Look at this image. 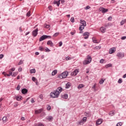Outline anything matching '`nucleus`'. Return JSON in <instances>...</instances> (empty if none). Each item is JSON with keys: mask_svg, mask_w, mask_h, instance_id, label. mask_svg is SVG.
<instances>
[{"mask_svg": "<svg viewBox=\"0 0 126 126\" xmlns=\"http://www.w3.org/2000/svg\"><path fill=\"white\" fill-rule=\"evenodd\" d=\"M91 62H92V58H91V56L88 55L87 59L83 61V63L85 65H86L87 64H89Z\"/></svg>", "mask_w": 126, "mask_h": 126, "instance_id": "nucleus-1", "label": "nucleus"}, {"mask_svg": "<svg viewBox=\"0 0 126 126\" xmlns=\"http://www.w3.org/2000/svg\"><path fill=\"white\" fill-rule=\"evenodd\" d=\"M50 95L51 98H58L60 96V94L56 90L51 92Z\"/></svg>", "mask_w": 126, "mask_h": 126, "instance_id": "nucleus-2", "label": "nucleus"}, {"mask_svg": "<svg viewBox=\"0 0 126 126\" xmlns=\"http://www.w3.org/2000/svg\"><path fill=\"white\" fill-rule=\"evenodd\" d=\"M116 56L119 59H123V58H124V57H125V53H122V52H118Z\"/></svg>", "mask_w": 126, "mask_h": 126, "instance_id": "nucleus-3", "label": "nucleus"}, {"mask_svg": "<svg viewBox=\"0 0 126 126\" xmlns=\"http://www.w3.org/2000/svg\"><path fill=\"white\" fill-rule=\"evenodd\" d=\"M67 76V72H64L61 74H60V78H65Z\"/></svg>", "mask_w": 126, "mask_h": 126, "instance_id": "nucleus-4", "label": "nucleus"}, {"mask_svg": "<svg viewBox=\"0 0 126 126\" xmlns=\"http://www.w3.org/2000/svg\"><path fill=\"white\" fill-rule=\"evenodd\" d=\"M39 30L38 29H36L35 30L32 31V36L33 37H36L37 35H38V31Z\"/></svg>", "mask_w": 126, "mask_h": 126, "instance_id": "nucleus-5", "label": "nucleus"}, {"mask_svg": "<svg viewBox=\"0 0 126 126\" xmlns=\"http://www.w3.org/2000/svg\"><path fill=\"white\" fill-rule=\"evenodd\" d=\"M99 10H100V11H101V12L102 13H105L106 12H108V9H106L104 7H100L99 8Z\"/></svg>", "mask_w": 126, "mask_h": 126, "instance_id": "nucleus-6", "label": "nucleus"}, {"mask_svg": "<svg viewBox=\"0 0 126 126\" xmlns=\"http://www.w3.org/2000/svg\"><path fill=\"white\" fill-rule=\"evenodd\" d=\"M102 123H103L102 119H98L96 122V126H99V125H101V124H102Z\"/></svg>", "mask_w": 126, "mask_h": 126, "instance_id": "nucleus-7", "label": "nucleus"}, {"mask_svg": "<svg viewBox=\"0 0 126 126\" xmlns=\"http://www.w3.org/2000/svg\"><path fill=\"white\" fill-rule=\"evenodd\" d=\"M77 73H78V71L77 69H75L71 73V74L72 76H75L76 75H77Z\"/></svg>", "mask_w": 126, "mask_h": 126, "instance_id": "nucleus-8", "label": "nucleus"}, {"mask_svg": "<svg viewBox=\"0 0 126 126\" xmlns=\"http://www.w3.org/2000/svg\"><path fill=\"white\" fill-rule=\"evenodd\" d=\"M83 36H85L84 38V39H88L89 38V32H86L83 34Z\"/></svg>", "mask_w": 126, "mask_h": 126, "instance_id": "nucleus-9", "label": "nucleus"}, {"mask_svg": "<svg viewBox=\"0 0 126 126\" xmlns=\"http://www.w3.org/2000/svg\"><path fill=\"white\" fill-rule=\"evenodd\" d=\"M56 91H57L58 93L60 94L62 93V91H63V88L59 87L57 88V90H55Z\"/></svg>", "mask_w": 126, "mask_h": 126, "instance_id": "nucleus-10", "label": "nucleus"}, {"mask_svg": "<svg viewBox=\"0 0 126 126\" xmlns=\"http://www.w3.org/2000/svg\"><path fill=\"white\" fill-rule=\"evenodd\" d=\"M45 39H47L46 37V35H43L39 38V41L42 42V41H44V40H45Z\"/></svg>", "mask_w": 126, "mask_h": 126, "instance_id": "nucleus-11", "label": "nucleus"}, {"mask_svg": "<svg viewBox=\"0 0 126 126\" xmlns=\"http://www.w3.org/2000/svg\"><path fill=\"white\" fill-rule=\"evenodd\" d=\"M106 30H107V29L105 27H102L100 28V31L102 33H105L106 32Z\"/></svg>", "mask_w": 126, "mask_h": 126, "instance_id": "nucleus-12", "label": "nucleus"}, {"mask_svg": "<svg viewBox=\"0 0 126 126\" xmlns=\"http://www.w3.org/2000/svg\"><path fill=\"white\" fill-rule=\"evenodd\" d=\"M43 111V109H40L35 111V114H41L42 112Z\"/></svg>", "mask_w": 126, "mask_h": 126, "instance_id": "nucleus-13", "label": "nucleus"}, {"mask_svg": "<svg viewBox=\"0 0 126 126\" xmlns=\"http://www.w3.org/2000/svg\"><path fill=\"white\" fill-rule=\"evenodd\" d=\"M70 86H71V83L68 82L66 85H65V88L66 89H68V88H69V87H70Z\"/></svg>", "mask_w": 126, "mask_h": 126, "instance_id": "nucleus-14", "label": "nucleus"}, {"mask_svg": "<svg viewBox=\"0 0 126 126\" xmlns=\"http://www.w3.org/2000/svg\"><path fill=\"white\" fill-rule=\"evenodd\" d=\"M81 25H83L84 26H86V22L83 20H81L80 21Z\"/></svg>", "mask_w": 126, "mask_h": 126, "instance_id": "nucleus-15", "label": "nucleus"}, {"mask_svg": "<svg viewBox=\"0 0 126 126\" xmlns=\"http://www.w3.org/2000/svg\"><path fill=\"white\" fill-rule=\"evenodd\" d=\"M27 92H28V90H27L26 89H23L22 90V93L23 94H26Z\"/></svg>", "mask_w": 126, "mask_h": 126, "instance_id": "nucleus-16", "label": "nucleus"}, {"mask_svg": "<svg viewBox=\"0 0 126 126\" xmlns=\"http://www.w3.org/2000/svg\"><path fill=\"white\" fill-rule=\"evenodd\" d=\"M62 98L63 99H67L68 98V94H65L62 95Z\"/></svg>", "mask_w": 126, "mask_h": 126, "instance_id": "nucleus-17", "label": "nucleus"}, {"mask_svg": "<svg viewBox=\"0 0 126 126\" xmlns=\"http://www.w3.org/2000/svg\"><path fill=\"white\" fill-rule=\"evenodd\" d=\"M53 118L52 116H48L46 117V120H48L49 122H52V121H53Z\"/></svg>", "mask_w": 126, "mask_h": 126, "instance_id": "nucleus-18", "label": "nucleus"}, {"mask_svg": "<svg viewBox=\"0 0 126 126\" xmlns=\"http://www.w3.org/2000/svg\"><path fill=\"white\" fill-rule=\"evenodd\" d=\"M16 99L17 101H21V100H22V96H17L16 97Z\"/></svg>", "mask_w": 126, "mask_h": 126, "instance_id": "nucleus-19", "label": "nucleus"}, {"mask_svg": "<svg viewBox=\"0 0 126 126\" xmlns=\"http://www.w3.org/2000/svg\"><path fill=\"white\" fill-rule=\"evenodd\" d=\"M115 49L114 48H111L109 49V54H113V53H115Z\"/></svg>", "mask_w": 126, "mask_h": 126, "instance_id": "nucleus-20", "label": "nucleus"}, {"mask_svg": "<svg viewBox=\"0 0 126 126\" xmlns=\"http://www.w3.org/2000/svg\"><path fill=\"white\" fill-rule=\"evenodd\" d=\"M57 73H58V70H54L52 71V75L54 76V75H56L57 74Z\"/></svg>", "mask_w": 126, "mask_h": 126, "instance_id": "nucleus-21", "label": "nucleus"}, {"mask_svg": "<svg viewBox=\"0 0 126 126\" xmlns=\"http://www.w3.org/2000/svg\"><path fill=\"white\" fill-rule=\"evenodd\" d=\"M84 27H85V26H83V25H81V26L79 28V30L80 31H82V30H83V29H84Z\"/></svg>", "mask_w": 126, "mask_h": 126, "instance_id": "nucleus-22", "label": "nucleus"}, {"mask_svg": "<svg viewBox=\"0 0 126 126\" xmlns=\"http://www.w3.org/2000/svg\"><path fill=\"white\" fill-rule=\"evenodd\" d=\"M54 4H57V6H60V1H54Z\"/></svg>", "mask_w": 126, "mask_h": 126, "instance_id": "nucleus-23", "label": "nucleus"}, {"mask_svg": "<svg viewBox=\"0 0 126 126\" xmlns=\"http://www.w3.org/2000/svg\"><path fill=\"white\" fill-rule=\"evenodd\" d=\"M7 117L4 116L2 118V121L4 123H6L7 122Z\"/></svg>", "mask_w": 126, "mask_h": 126, "instance_id": "nucleus-24", "label": "nucleus"}, {"mask_svg": "<svg viewBox=\"0 0 126 126\" xmlns=\"http://www.w3.org/2000/svg\"><path fill=\"white\" fill-rule=\"evenodd\" d=\"M115 111H112L110 112L109 115L111 116V117L114 116L115 115Z\"/></svg>", "mask_w": 126, "mask_h": 126, "instance_id": "nucleus-25", "label": "nucleus"}, {"mask_svg": "<svg viewBox=\"0 0 126 126\" xmlns=\"http://www.w3.org/2000/svg\"><path fill=\"white\" fill-rule=\"evenodd\" d=\"M2 74H3V75H4V76H8V77H9V76H11V74H7L5 72H3L2 73Z\"/></svg>", "mask_w": 126, "mask_h": 126, "instance_id": "nucleus-26", "label": "nucleus"}, {"mask_svg": "<svg viewBox=\"0 0 126 126\" xmlns=\"http://www.w3.org/2000/svg\"><path fill=\"white\" fill-rule=\"evenodd\" d=\"M83 87H84V85L83 84H80L78 86V89H81V88H83Z\"/></svg>", "mask_w": 126, "mask_h": 126, "instance_id": "nucleus-27", "label": "nucleus"}, {"mask_svg": "<svg viewBox=\"0 0 126 126\" xmlns=\"http://www.w3.org/2000/svg\"><path fill=\"white\" fill-rule=\"evenodd\" d=\"M126 19H125L124 20H123L121 22V23H120L121 25L123 26L124 23H126Z\"/></svg>", "mask_w": 126, "mask_h": 126, "instance_id": "nucleus-28", "label": "nucleus"}, {"mask_svg": "<svg viewBox=\"0 0 126 126\" xmlns=\"http://www.w3.org/2000/svg\"><path fill=\"white\" fill-rule=\"evenodd\" d=\"M85 115L86 117H90L91 116V114L89 112H85Z\"/></svg>", "mask_w": 126, "mask_h": 126, "instance_id": "nucleus-29", "label": "nucleus"}, {"mask_svg": "<svg viewBox=\"0 0 126 126\" xmlns=\"http://www.w3.org/2000/svg\"><path fill=\"white\" fill-rule=\"evenodd\" d=\"M44 27H45V28H47V29H49L51 27V26L50 25H47V24H44Z\"/></svg>", "mask_w": 126, "mask_h": 126, "instance_id": "nucleus-30", "label": "nucleus"}, {"mask_svg": "<svg viewBox=\"0 0 126 126\" xmlns=\"http://www.w3.org/2000/svg\"><path fill=\"white\" fill-rule=\"evenodd\" d=\"M99 63H106V61H105V60H104V59H101V60H100Z\"/></svg>", "mask_w": 126, "mask_h": 126, "instance_id": "nucleus-31", "label": "nucleus"}, {"mask_svg": "<svg viewBox=\"0 0 126 126\" xmlns=\"http://www.w3.org/2000/svg\"><path fill=\"white\" fill-rule=\"evenodd\" d=\"M106 80L104 79L103 80V79H101L100 81H99V84H103L104 83V82H105Z\"/></svg>", "mask_w": 126, "mask_h": 126, "instance_id": "nucleus-32", "label": "nucleus"}, {"mask_svg": "<svg viewBox=\"0 0 126 126\" xmlns=\"http://www.w3.org/2000/svg\"><path fill=\"white\" fill-rule=\"evenodd\" d=\"M39 51L43 52V51H45V48H43V47H42V46H40L39 47Z\"/></svg>", "mask_w": 126, "mask_h": 126, "instance_id": "nucleus-33", "label": "nucleus"}, {"mask_svg": "<svg viewBox=\"0 0 126 126\" xmlns=\"http://www.w3.org/2000/svg\"><path fill=\"white\" fill-rule=\"evenodd\" d=\"M111 66H112V64H111V63L107 64H106V65H105V67H106V68H109V67H111Z\"/></svg>", "mask_w": 126, "mask_h": 126, "instance_id": "nucleus-34", "label": "nucleus"}, {"mask_svg": "<svg viewBox=\"0 0 126 126\" xmlns=\"http://www.w3.org/2000/svg\"><path fill=\"white\" fill-rule=\"evenodd\" d=\"M31 73H35L36 72V70L35 69H32L30 70Z\"/></svg>", "mask_w": 126, "mask_h": 126, "instance_id": "nucleus-35", "label": "nucleus"}, {"mask_svg": "<svg viewBox=\"0 0 126 126\" xmlns=\"http://www.w3.org/2000/svg\"><path fill=\"white\" fill-rule=\"evenodd\" d=\"M96 84H94V85L92 87V89H94V91H96Z\"/></svg>", "mask_w": 126, "mask_h": 126, "instance_id": "nucleus-36", "label": "nucleus"}, {"mask_svg": "<svg viewBox=\"0 0 126 126\" xmlns=\"http://www.w3.org/2000/svg\"><path fill=\"white\" fill-rule=\"evenodd\" d=\"M60 34L59 32H56L54 34L53 37H57V36H59Z\"/></svg>", "mask_w": 126, "mask_h": 126, "instance_id": "nucleus-37", "label": "nucleus"}, {"mask_svg": "<svg viewBox=\"0 0 126 126\" xmlns=\"http://www.w3.org/2000/svg\"><path fill=\"white\" fill-rule=\"evenodd\" d=\"M26 16H28V17H30L31 16V12L30 11H28L26 14Z\"/></svg>", "mask_w": 126, "mask_h": 126, "instance_id": "nucleus-38", "label": "nucleus"}, {"mask_svg": "<svg viewBox=\"0 0 126 126\" xmlns=\"http://www.w3.org/2000/svg\"><path fill=\"white\" fill-rule=\"evenodd\" d=\"M118 83H123V79L120 78L118 81Z\"/></svg>", "mask_w": 126, "mask_h": 126, "instance_id": "nucleus-39", "label": "nucleus"}, {"mask_svg": "<svg viewBox=\"0 0 126 126\" xmlns=\"http://www.w3.org/2000/svg\"><path fill=\"white\" fill-rule=\"evenodd\" d=\"M70 21L72 22V23H74V17H72L70 19Z\"/></svg>", "mask_w": 126, "mask_h": 126, "instance_id": "nucleus-40", "label": "nucleus"}, {"mask_svg": "<svg viewBox=\"0 0 126 126\" xmlns=\"http://www.w3.org/2000/svg\"><path fill=\"white\" fill-rule=\"evenodd\" d=\"M84 123H85V122H84V121L83 120H82L80 121V122H79V125H83L84 124Z\"/></svg>", "mask_w": 126, "mask_h": 126, "instance_id": "nucleus-41", "label": "nucleus"}, {"mask_svg": "<svg viewBox=\"0 0 126 126\" xmlns=\"http://www.w3.org/2000/svg\"><path fill=\"white\" fill-rule=\"evenodd\" d=\"M16 75H17V72H13V73L12 76L13 77H15V76H16Z\"/></svg>", "mask_w": 126, "mask_h": 126, "instance_id": "nucleus-42", "label": "nucleus"}, {"mask_svg": "<svg viewBox=\"0 0 126 126\" xmlns=\"http://www.w3.org/2000/svg\"><path fill=\"white\" fill-rule=\"evenodd\" d=\"M93 41L95 43V44H98V42H97V40L95 38H93Z\"/></svg>", "mask_w": 126, "mask_h": 126, "instance_id": "nucleus-43", "label": "nucleus"}, {"mask_svg": "<svg viewBox=\"0 0 126 126\" xmlns=\"http://www.w3.org/2000/svg\"><path fill=\"white\" fill-rule=\"evenodd\" d=\"M84 122L86 123V121H87V117H84L82 119Z\"/></svg>", "mask_w": 126, "mask_h": 126, "instance_id": "nucleus-44", "label": "nucleus"}, {"mask_svg": "<svg viewBox=\"0 0 126 126\" xmlns=\"http://www.w3.org/2000/svg\"><path fill=\"white\" fill-rule=\"evenodd\" d=\"M23 63V61L20 60L19 63H18V65H21Z\"/></svg>", "mask_w": 126, "mask_h": 126, "instance_id": "nucleus-45", "label": "nucleus"}, {"mask_svg": "<svg viewBox=\"0 0 126 126\" xmlns=\"http://www.w3.org/2000/svg\"><path fill=\"white\" fill-rule=\"evenodd\" d=\"M45 37H46V39H51V38H52L51 36L47 35H45Z\"/></svg>", "mask_w": 126, "mask_h": 126, "instance_id": "nucleus-46", "label": "nucleus"}, {"mask_svg": "<svg viewBox=\"0 0 126 126\" xmlns=\"http://www.w3.org/2000/svg\"><path fill=\"white\" fill-rule=\"evenodd\" d=\"M65 59H66V61H69L71 60V58L70 57H66Z\"/></svg>", "mask_w": 126, "mask_h": 126, "instance_id": "nucleus-47", "label": "nucleus"}, {"mask_svg": "<svg viewBox=\"0 0 126 126\" xmlns=\"http://www.w3.org/2000/svg\"><path fill=\"white\" fill-rule=\"evenodd\" d=\"M47 110L48 111H50L51 110V106L50 105H48L47 107Z\"/></svg>", "mask_w": 126, "mask_h": 126, "instance_id": "nucleus-48", "label": "nucleus"}, {"mask_svg": "<svg viewBox=\"0 0 126 126\" xmlns=\"http://www.w3.org/2000/svg\"><path fill=\"white\" fill-rule=\"evenodd\" d=\"M90 8H91V7L90 6H87L85 8V9H86V10H87V9H89Z\"/></svg>", "mask_w": 126, "mask_h": 126, "instance_id": "nucleus-49", "label": "nucleus"}, {"mask_svg": "<svg viewBox=\"0 0 126 126\" xmlns=\"http://www.w3.org/2000/svg\"><path fill=\"white\" fill-rule=\"evenodd\" d=\"M32 81H34L35 82L36 81V78H35V77H32Z\"/></svg>", "mask_w": 126, "mask_h": 126, "instance_id": "nucleus-50", "label": "nucleus"}, {"mask_svg": "<svg viewBox=\"0 0 126 126\" xmlns=\"http://www.w3.org/2000/svg\"><path fill=\"white\" fill-rule=\"evenodd\" d=\"M3 57H4V55H3V54H0V60H1Z\"/></svg>", "mask_w": 126, "mask_h": 126, "instance_id": "nucleus-51", "label": "nucleus"}, {"mask_svg": "<svg viewBox=\"0 0 126 126\" xmlns=\"http://www.w3.org/2000/svg\"><path fill=\"white\" fill-rule=\"evenodd\" d=\"M52 43V40H49L47 41V45H50V44Z\"/></svg>", "mask_w": 126, "mask_h": 126, "instance_id": "nucleus-52", "label": "nucleus"}, {"mask_svg": "<svg viewBox=\"0 0 126 126\" xmlns=\"http://www.w3.org/2000/svg\"><path fill=\"white\" fill-rule=\"evenodd\" d=\"M63 46V42L60 41L59 42V47H62Z\"/></svg>", "mask_w": 126, "mask_h": 126, "instance_id": "nucleus-53", "label": "nucleus"}, {"mask_svg": "<svg viewBox=\"0 0 126 126\" xmlns=\"http://www.w3.org/2000/svg\"><path fill=\"white\" fill-rule=\"evenodd\" d=\"M51 50H50L48 48V47H46V48H45V52H50Z\"/></svg>", "mask_w": 126, "mask_h": 126, "instance_id": "nucleus-54", "label": "nucleus"}, {"mask_svg": "<svg viewBox=\"0 0 126 126\" xmlns=\"http://www.w3.org/2000/svg\"><path fill=\"white\" fill-rule=\"evenodd\" d=\"M126 36H122V37H121V39H122V40H126Z\"/></svg>", "mask_w": 126, "mask_h": 126, "instance_id": "nucleus-55", "label": "nucleus"}, {"mask_svg": "<svg viewBox=\"0 0 126 126\" xmlns=\"http://www.w3.org/2000/svg\"><path fill=\"white\" fill-rule=\"evenodd\" d=\"M18 71H22V67H19L18 68Z\"/></svg>", "mask_w": 126, "mask_h": 126, "instance_id": "nucleus-56", "label": "nucleus"}, {"mask_svg": "<svg viewBox=\"0 0 126 126\" xmlns=\"http://www.w3.org/2000/svg\"><path fill=\"white\" fill-rule=\"evenodd\" d=\"M31 102L32 103H35V100H34V98H32Z\"/></svg>", "mask_w": 126, "mask_h": 126, "instance_id": "nucleus-57", "label": "nucleus"}, {"mask_svg": "<svg viewBox=\"0 0 126 126\" xmlns=\"http://www.w3.org/2000/svg\"><path fill=\"white\" fill-rule=\"evenodd\" d=\"M16 89L17 90H20V86L18 85Z\"/></svg>", "mask_w": 126, "mask_h": 126, "instance_id": "nucleus-58", "label": "nucleus"}, {"mask_svg": "<svg viewBox=\"0 0 126 126\" xmlns=\"http://www.w3.org/2000/svg\"><path fill=\"white\" fill-rule=\"evenodd\" d=\"M50 47H54V43L52 42L50 44Z\"/></svg>", "mask_w": 126, "mask_h": 126, "instance_id": "nucleus-59", "label": "nucleus"}, {"mask_svg": "<svg viewBox=\"0 0 126 126\" xmlns=\"http://www.w3.org/2000/svg\"><path fill=\"white\" fill-rule=\"evenodd\" d=\"M10 70H11V71H14L15 70V68H12L10 69Z\"/></svg>", "mask_w": 126, "mask_h": 126, "instance_id": "nucleus-60", "label": "nucleus"}, {"mask_svg": "<svg viewBox=\"0 0 126 126\" xmlns=\"http://www.w3.org/2000/svg\"><path fill=\"white\" fill-rule=\"evenodd\" d=\"M9 74L12 76V71H11V70H10V71H9Z\"/></svg>", "mask_w": 126, "mask_h": 126, "instance_id": "nucleus-61", "label": "nucleus"}, {"mask_svg": "<svg viewBox=\"0 0 126 126\" xmlns=\"http://www.w3.org/2000/svg\"><path fill=\"white\" fill-rule=\"evenodd\" d=\"M39 98H40V99H43V95L40 94V95H39Z\"/></svg>", "mask_w": 126, "mask_h": 126, "instance_id": "nucleus-62", "label": "nucleus"}, {"mask_svg": "<svg viewBox=\"0 0 126 126\" xmlns=\"http://www.w3.org/2000/svg\"><path fill=\"white\" fill-rule=\"evenodd\" d=\"M108 20H112V17L110 16L108 18Z\"/></svg>", "mask_w": 126, "mask_h": 126, "instance_id": "nucleus-63", "label": "nucleus"}, {"mask_svg": "<svg viewBox=\"0 0 126 126\" xmlns=\"http://www.w3.org/2000/svg\"><path fill=\"white\" fill-rule=\"evenodd\" d=\"M123 78H126V74H124L123 75Z\"/></svg>", "mask_w": 126, "mask_h": 126, "instance_id": "nucleus-64", "label": "nucleus"}]
</instances>
